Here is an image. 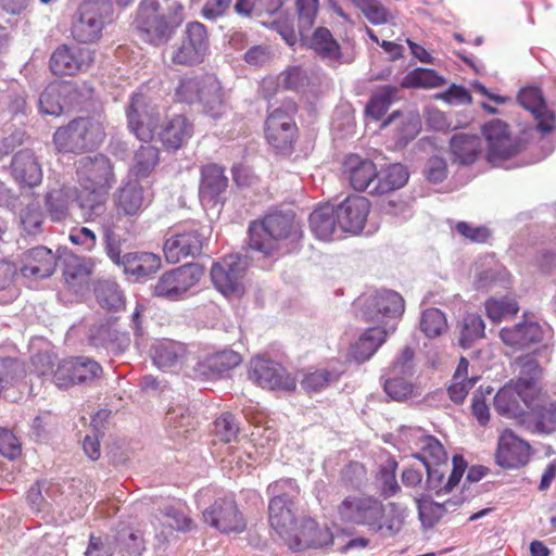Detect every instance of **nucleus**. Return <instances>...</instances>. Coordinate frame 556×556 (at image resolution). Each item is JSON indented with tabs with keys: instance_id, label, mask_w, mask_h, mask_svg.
I'll use <instances>...</instances> for the list:
<instances>
[{
	"instance_id": "nucleus-38",
	"label": "nucleus",
	"mask_w": 556,
	"mask_h": 556,
	"mask_svg": "<svg viewBox=\"0 0 556 556\" xmlns=\"http://www.w3.org/2000/svg\"><path fill=\"white\" fill-rule=\"evenodd\" d=\"M146 200L143 188L138 182H128L114 195V206L118 215L134 217L140 214Z\"/></svg>"
},
{
	"instance_id": "nucleus-15",
	"label": "nucleus",
	"mask_w": 556,
	"mask_h": 556,
	"mask_svg": "<svg viewBox=\"0 0 556 556\" xmlns=\"http://www.w3.org/2000/svg\"><path fill=\"white\" fill-rule=\"evenodd\" d=\"M94 59L96 52L90 48L63 43L52 52L49 68L56 77L75 76L87 72Z\"/></svg>"
},
{
	"instance_id": "nucleus-47",
	"label": "nucleus",
	"mask_w": 556,
	"mask_h": 556,
	"mask_svg": "<svg viewBox=\"0 0 556 556\" xmlns=\"http://www.w3.org/2000/svg\"><path fill=\"white\" fill-rule=\"evenodd\" d=\"M94 294L97 302L108 311H118L124 306V295L118 285L114 281L102 280L96 285Z\"/></svg>"
},
{
	"instance_id": "nucleus-24",
	"label": "nucleus",
	"mask_w": 556,
	"mask_h": 556,
	"mask_svg": "<svg viewBox=\"0 0 556 556\" xmlns=\"http://www.w3.org/2000/svg\"><path fill=\"white\" fill-rule=\"evenodd\" d=\"M205 238L198 230H188L169 237L164 243L168 263L176 264L187 257H195L203 249Z\"/></svg>"
},
{
	"instance_id": "nucleus-13",
	"label": "nucleus",
	"mask_w": 556,
	"mask_h": 556,
	"mask_svg": "<svg viewBox=\"0 0 556 556\" xmlns=\"http://www.w3.org/2000/svg\"><path fill=\"white\" fill-rule=\"evenodd\" d=\"M539 401L538 384H504L494 396V407L501 415L520 417L540 407Z\"/></svg>"
},
{
	"instance_id": "nucleus-43",
	"label": "nucleus",
	"mask_w": 556,
	"mask_h": 556,
	"mask_svg": "<svg viewBox=\"0 0 556 556\" xmlns=\"http://www.w3.org/2000/svg\"><path fill=\"white\" fill-rule=\"evenodd\" d=\"M419 452L416 457L420 459L424 466L434 464L435 466H446L447 454L441 442L432 435H420L417 441Z\"/></svg>"
},
{
	"instance_id": "nucleus-9",
	"label": "nucleus",
	"mask_w": 556,
	"mask_h": 556,
	"mask_svg": "<svg viewBox=\"0 0 556 556\" xmlns=\"http://www.w3.org/2000/svg\"><path fill=\"white\" fill-rule=\"evenodd\" d=\"M298 109L295 103L276 108L265 119L264 135L266 142L277 152L290 155L294 151L299 139V127L294 115Z\"/></svg>"
},
{
	"instance_id": "nucleus-62",
	"label": "nucleus",
	"mask_w": 556,
	"mask_h": 556,
	"mask_svg": "<svg viewBox=\"0 0 556 556\" xmlns=\"http://www.w3.org/2000/svg\"><path fill=\"white\" fill-rule=\"evenodd\" d=\"M0 454L8 459H16L22 454V443L14 432L0 428Z\"/></svg>"
},
{
	"instance_id": "nucleus-3",
	"label": "nucleus",
	"mask_w": 556,
	"mask_h": 556,
	"mask_svg": "<svg viewBox=\"0 0 556 556\" xmlns=\"http://www.w3.org/2000/svg\"><path fill=\"white\" fill-rule=\"evenodd\" d=\"M174 100L187 105H198L199 110L213 118L224 113V92L218 79L211 74H190L179 78Z\"/></svg>"
},
{
	"instance_id": "nucleus-64",
	"label": "nucleus",
	"mask_w": 556,
	"mask_h": 556,
	"mask_svg": "<svg viewBox=\"0 0 556 556\" xmlns=\"http://www.w3.org/2000/svg\"><path fill=\"white\" fill-rule=\"evenodd\" d=\"M164 516L167 518V526L177 531L189 532L194 528L192 519L178 508L167 507Z\"/></svg>"
},
{
	"instance_id": "nucleus-25",
	"label": "nucleus",
	"mask_w": 556,
	"mask_h": 556,
	"mask_svg": "<svg viewBox=\"0 0 556 556\" xmlns=\"http://www.w3.org/2000/svg\"><path fill=\"white\" fill-rule=\"evenodd\" d=\"M371 204L366 197L350 195L338 205L339 224L343 232L359 233L367 222Z\"/></svg>"
},
{
	"instance_id": "nucleus-5",
	"label": "nucleus",
	"mask_w": 556,
	"mask_h": 556,
	"mask_svg": "<svg viewBox=\"0 0 556 556\" xmlns=\"http://www.w3.org/2000/svg\"><path fill=\"white\" fill-rule=\"evenodd\" d=\"M105 137L101 122L93 117H77L56 128L53 143L60 153L80 154L99 146Z\"/></svg>"
},
{
	"instance_id": "nucleus-10",
	"label": "nucleus",
	"mask_w": 556,
	"mask_h": 556,
	"mask_svg": "<svg viewBox=\"0 0 556 556\" xmlns=\"http://www.w3.org/2000/svg\"><path fill=\"white\" fill-rule=\"evenodd\" d=\"M210 52L207 27L194 21L186 25L180 42L170 52V63L180 67L198 66L204 62Z\"/></svg>"
},
{
	"instance_id": "nucleus-8",
	"label": "nucleus",
	"mask_w": 556,
	"mask_h": 556,
	"mask_svg": "<svg viewBox=\"0 0 556 556\" xmlns=\"http://www.w3.org/2000/svg\"><path fill=\"white\" fill-rule=\"evenodd\" d=\"M113 8L108 0L84 1L77 9L71 35L80 43H93L102 37L104 26L110 23Z\"/></svg>"
},
{
	"instance_id": "nucleus-39",
	"label": "nucleus",
	"mask_w": 556,
	"mask_h": 556,
	"mask_svg": "<svg viewBox=\"0 0 556 556\" xmlns=\"http://www.w3.org/2000/svg\"><path fill=\"white\" fill-rule=\"evenodd\" d=\"M409 174L405 166L395 163L381 170L375 178L374 187L370 189L372 195H384L401 189L408 181Z\"/></svg>"
},
{
	"instance_id": "nucleus-18",
	"label": "nucleus",
	"mask_w": 556,
	"mask_h": 556,
	"mask_svg": "<svg viewBox=\"0 0 556 556\" xmlns=\"http://www.w3.org/2000/svg\"><path fill=\"white\" fill-rule=\"evenodd\" d=\"M194 135V123L186 114L168 116L157 131V139L167 152H177L184 148Z\"/></svg>"
},
{
	"instance_id": "nucleus-26",
	"label": "nucleus",
	"mask_w": 556,
	"mask_h": 556,
	"mask_svg": "<svg viewBox=\"0 0 556 556\" xmlns=\"http://www.w3.org/2000/svg\"><path fill=\"white\" fill-rule=\"evenodd\" d=\"M153 364L165 372H178L189 359L187 345L173 341L163 340L155 343L151 349Z\"/></svg>"
},
{
	"instance_id": "nucleus-53",
	"label": "nucleus",
	"mask_w": 556,
	"mask_h": 556,
	"mask_svg": "<svg viewBox=\"0 0 556 556\" xmlns=\"http://www.w3.org/2000/svg\"><path fill=\"white\" fill-rule=\"evenodd\" d=\"M160 161V151L156 147L148 144L141 146L135 153L132 174L137 178L148 177Z\"/></svg>"
},
{
	"instance_id": "nucleus-28",
	"label": "nucleus",
	"mask_w": 556,
	"mask_h": 556,
	"mask_svg": "<svg viewBox=\"0 0 556 556\" xmlns=\"http://www.w3.org/2000/svg\"><path fill=\"white\" fill-rule=\"evenodd\" d=\"M332 541L333 536L328 528L319 527L313 519H304L293 532L288 545L293 551H302L309 547L321 548Z\"/></svg>"
},
{
	"instance_id": "nucleus-23",
	"label": "nucleus",
	"mask_w": 556,
	"mask_h": 556,
	"mask_svg": "<svg viewBox=\"0 0 556 556\" xmlns=\"http://www.w3.org/2000/svg\"><path fill=\"white\" fill-rule=\"evenodd\" d=\"M378 175L377 165L359 154H348L342 162V176L355 191H366Z\"/></svg>"
},
{
	"instance_id": "nucleus-14",
	"label": "nucleus",
	"mask_w": 556,
	"mask_h": 556,
	"mask_svg": "<svg viewBox=\"0 0 556 556\" xmlns=\"http://www.w3.org/2000/svg\"><path fill=\"white\" fill-rule=\"evenodd\" d=\"M159 11L160 3L156 0H143L135 20L140 38L153 46L167 42L175 34L166 15Z\"/></svg>"
},
{
	"instance_id": "nucleus-30",
	"label": "nucleus",
	"mask_w": 556,
	"mask_h": 556,
	"mask_svg": "<svg viewBox=\"0 0 556 556\" xmlns=\"http://www.w3.org/2000/svg\"><path fill=\"white\" fill-rule=\"evenodd\" d=\"M300 40L323 60L340 61L342 58L341 46L327 27H317L311 35L300 34Z\"/></svg>"
},
{
	"instance_id": "nucleus-2",
	"label": "nucleus",
	"mask_w": 556,
	"mask_h": 556,
	"mask_svg": "<svg viewBox=\"0 0 556 556\" xmlns=\"http://www.w3.org/2000/svg\"><path fill=\"white\" fill-rule=\"evenodd\" d=\"M76 177L80 187L79 208L89 217L100 214L116 182L111 160L101 153L84 156L76 162Z\"/></svg>"
},
{
	"instance_id": "nucleus-21",
	"label": "nucleus",
	"mask_w": 556,
	"mask_h": 556,
	"mask_svg": "<svg viewBox=\"0 0 556 556\" xmlns=\"http://www.w3.org/2000/svg\"><path fill=\"white\" fill-rule=\"evenodd\" d=\"M80 193L76 187L59 185L50 188L43 198L46 213L53 223H62L72 217L74 202L79 206Z\"/></svg>"
},
{
	"instance_id": "nucleus-45",
	"label": "nucleus",
	"mask_w": 556,
	"mask_h": 556,
	"mask_svg": "<svg viewBox=\"0 0 556 556\" xmlns=\"http://www.w3.org/2000/svg\"><path fill=\"white\" fill-rule=\"evenodd\" d=\"M115 544L124 556H141L147 549L143 533L130 527L117 531Z\"/></svg>"
},
{
	"instance_id": "nucleus-36",
	"label": "nucleus",
	"mask_w": 556,
	"mask_h": 556,
	"mask_svg": "<svg viewBox=\"0 0 556 556\" xmlns=\"http://www.w3.org/2000/svg\"><path fill=\"white\" fill-rule=\"evenodd\" d=\"M389 331L382 327H370L353 343L349 351L350 358L357 363L368 361L386 342Z\"/></svg>"
},
{
	"instance_id": "nucleus-51",
	"label": "nucleus",
	"mask_w": 556,
	"mask_h": 556,
	"mask_svg": "<svg viewBox=\"0 0 556 556\" xmlns=\"http://www.w3.org/2000/svg\"><path fill=\"white\" fill-rule=\"evenodd\" d=\"M167 431L170 439L179 441L194 429L193 417L182 408H173L166 415Z\"/></svg>"
},
{
	"instance_id": "nucleus-12",
	"label": "nucleus",
	"mask_w": 556,
	"mask_h": 556,
	"mask_svg": "<svg viewBox=\"0 0 556 556\" xmlns=\"http://www.w3.org/2000/svg\"><path fill=\"white\" fill-rule=\"evenodd\" d=\"M203 276V268L189 263L165 271L153 287V295L168 301L182 300Z\"/></svg>"
},
{
	"instance_id": "nucleus-7",
	"label": "nucleus",
	"mask_w": 556,
	"mask_h": 556,
	"mask_svg": "<svg viewBox=\"0 0 556 556\" xmlns=\"http://www.w3.org/2000/svg\"><path fill=\"white\" fill-rule=\"evenodd\" d=\"M161 110L147 92H134L126 108L127 127L140 141L151 142L161 127Z\"/></svg>"
},
{
	"instance_id": "nucleus-40",
	"label": "nucleus",
	"mask_w": 556,
	"mask_h": 556,
	"mask_svg": "<svg viewBox=\"0 0 556 556\" xmlns=\"http://www.w3.org/2000/svg\"><path fill=\"white\" fill-rule=\"evenodd\" d=\"M450 148L455 160L465 165L475 163L482 152L480 137L470 134L454 135Z\"/></svg>"
},
{
	"instance_id": "nucleus-60",
	"label": "nucleus",
	"mask_w": 556,
	"mask_h": 556,
	"mask_svg": "<svg viewBox=\"0 0 556 556\" xmlns=\"http://www.w3.org/2000/svg\"><path fill=\"white\" fill-rule=\"evenodd\" d=\"M422 384H382L389 400L418 401Z\"/></svg>"
},
{
	"instance_id": "nucleus-61",
	"label": "nucleus",
	"mask_w": 556,
	"mask_h": 556,
	"mask_svg": "<svg viewBox=\"0 0 556 556\" xmlns=\"http://www.w3.org/2000/svg\"><path fill=\"white\" fill-rule=\"evenodd\" d=\"M21 223L25 231L29 235H36L41 230L43 223V213L36 203L28 204L21 212Z\"/></svg>"
},
{
	"instance_id": "nucleus-49",
	"label": "nucleus",
	"mask_w": 556,
	"mask_h": 556,
	"mask_svg": "<svg viewBox=\"0 0 556 556\" xmlns=\"http://www.w3.org/2000/svg\"><path fill=\"white\" fill-rule=\"evenodd\" d=\"M71 86L67 84L49 85L40 94L39 108L46 115L60 116L64 106L62 97L67 92Z\"/></svg>"
},
{
	"instance_id": "nucleus-54",
	"label": "nucleus",
	"mask_w": 556,
	"mask_h": 556,
	"mask_svg": "<svg viewBox=\"0 0 556 556\" xmlns=\"http://www.w3.org/2000/svg\"><path fill=\"white\" fill-rule=\"evenodd\" d=\"M445 80L434 70L416 68L408 72L401 81L402 88H437L444 85Z\"/></svg>"
},
{
	"instance_id": "nucleus-17",
	"label": "nucleus",
	"mask_w": 556,
	"mask_h": 556,
	"mask_svg": "<svg viewBox=\"0 0 556 556\" xmlns=\"http://www.w3.org/2000/svg\"><path fill=\"white\" fill-rule=\"evenodd\" d=\"M405 309L402 295L392 290L376 291L366 299L362 317L367 323L379 321L382 318H400Z\"/></svg>"
},
{
	"instance_id": "nucleus-6",
	"label": "nucleus",
	"mask_w": 556,
	"mask_h": 556,
	"mask_svg": "<svg viewBox=\"0 0 556 556\" xmlns=\"http://www.w3.org/2000/svg\"><path fill=\"white\" fill-rule=\"evenodd\" d=\"M481 134L485 140V160L493 166H503L525 150V142L514 136L508 123L493 118L484 123Z\"/></svg>"
},
{
	"instance_id": "nucleus-27",
	"label": "nucleus",
	"mask_w": 556,
	"mask_h": 556,
	"mask_svg": "<svg viewBox=\"0 0 556 556\" xmlns=\"http://www.w3.org/2000/svg\"><path fill=\"white\" fill-rule=\"evenodd\" d=\"M102 367L88 357H72L63 359L55 371L58 380L67 382H88L102 377Z\"/></svg>"
},
{
	"instance_id": "nucleus-46",
	"label": "nucleus",
	"mask_w": 556,
	"mask_h": 556,
	"mask_svg": "<svg viewBox=\"0 0 556 556\" xmlns=\"http://www.w3.org/2000/svg\"><path fill=\"white\" fill-rule=\"evenodd\" d=\"M484 309L486 317L498 324L504 319L515 317L519 312L518 302L509 296L490 298L484 302Z\"/></svg>"
},
{
	"instance_id": "nucleus-34",
	"label": "nucleus",
	"mask_w": 556,
	"mask_h": 556,
	"mask_svg": "<svg viewBox=\"0 0 556 556\" xmlns=\"http://www.w3.org/2000/svg\"><path fill=\"white\" fill-rule=\"evenodd\" d=\"M442 467L443 466H435L434 464L425 466L427 470V484L430 490H434L437 493H448L460 481L467 468V463L463 456L454 455L453 469L446 481H444L445 472L442 470Z\"/></svg>"
},
{
	"instance_id": "nucleus-48",
	"label": "nucleus",
	"mask_w": 556,
	"mask_h": 556,
	"mask_svg": "<svg viewBox=\"0 0 556 556\" xmlns=\"http://www.w3.org/2000/svg\"><path fill=\"white\" fill-rule=\"evenodd\" d=\"M459 345L470 348L473 342L484 337L485 324L477 313H467L459 325Z\"/></svg>"
},
{
	"instance_id": "nucleus-4",
	"label": "nucleus",
	"mask_w": 556,
	"mask_h": 556,
	"mask_svg": "<svg viewBox=\"0 0 556 556\" xmlns=\"http://www.w3.org/2000/svg\"><path fill=\"white\" fill-rule=\"evenodd\" d=\"M302 236L300 223L292 212L274 211L249 226V247L264 255L277 250L280 241L294 242Z\"/></svg>"
},
{
	"instance_id": "nucleus-41",
	"label": "nucleus",
	"mask_w": 556,
	"mask_h": 556,
	"mask_svg": "<svg viewBox=\"0 0 556 556\" xmlns=\"http://www.w3.org/2000/svg\"><path fill=\"white\" fill-rule=\"evenodd\" d=\"M161 258L148 252L127 253L123 256L124 270L136 277H147L161 268Z\"/></svg>"
},
{
	"instance_id": "nucleus-55",
	"label": "nucleus",
	"mask_w": 556,
	"mask_h": 556,
	"mask_svg": "<svg viewBox=\"0 0 556 556\" xmlns=\"http://www.w3.org/2000/svg\"><path fill=\"white\" fill-rule=\"evenodd\" d=\"M294 5L299 35L308 33L316 22L319 12V0H295Z\"/></svg>"
},
{
	"instance_id": "nucleus-20",
	"label": "nucleus",
	"mask_w": 556,
	"mask_h": 556,
	"mask_svg": "<svg viewBox=\"0 0 556 556\" xmlns=\"http://www.w3.org/2000/svg\"><path fill=\"white\" fill-rule=\"evenodd\" d=\"M225 167L207 163L200 168L199 198L202 203L215 206L223 201L229 180Z\"/></svg>"
},
{
	"instance_id": "nucleus-59",
	"label": "nucleus",
	"mask_w": 556,
	"mask_h": 556,
	"mask_svg": "<svg viewBox=\"0 0 556 556\" xmlns=\"http://www.w3.org/2000/svg\"><path fill=\"white\" fill-rule=\"evenodd\" d=\"M27 502L34 513L42 514V517L54 514L53 503L45 495L42 482H37L27 492Z\"/></svg>"
},
{
	"instance_id": "nucleus-35",
	"label": "nucleus",
	"mask_w": 556,
	"mask_h": 556,
	"mask_svg": "<svg viewBox=\"0 0 556 556\" xmlns=\"http://www.w3.org/2000/svg\"><path fill=\"white\" fill-rule=\"evenodd\" d=\"M91 274L92 267L86 258L73 254L64 257L62 275L68 289L79 292L87 288Z\"/></svg>"
},
{
	"instance_id": "nucleus-16",
	"label": "nucleus",
	"mask_w": 556,
	"mask_h": 556,
	"mask_svg": "<svg viewBox=\"0 0 556 556\" xmlns=\"http://www.w3.org/2000/svg\"><path fill=\"white\" fill-rule=\"evenodd\" d=\"M203 519L224 533H241L247 525L231 496L218 497L203 510Z\"/></svg>"
},
{
	"instance_id": "nucleus-33",
	"label": "nucleus",
	"mask_w": 556,
	"mask_h": 556,
	"mask_svg": "<svg viewBox=\"0 0 556 556\" xmlns=\"http://www.w3.org/2000/svg\"><path fill=\"white\" fill-rule=\"evenodd\" d=\"M55 254L46 247H36L24 253L21 273L24 277L45 278L53 274Z\"/></svg>"
},
{
	"instance_id": "nucleus-19",
	"label": "nucleus",
	"mask_w": 556,
	"mask_h": 556,
	"mask_svg": "<svg viewBox=\"0 0 556 556\" xmlns=\"http://www.w3.org/2000/svg\"><path fill=\"white\" fill-rule=\"evenodd\" d=\"M531 446L517 437L510 429L502 432L497 441L495 462L498 466L515 469L528 464Z\"/></svg>"
},
{
	"instance_id": "nucleus-31",
	"label": "nucleus",
	"mask_w": 556,
	"mask_h": 556,
	"mask_svg": "<svg viewBox=\"0 0 556 556\" xmlns=\"http://www.w3.org/2000/svg\"><path fill=\"white\" fill-rule=\"evenodd\" d=\"M11 173L22 186L36 187L42 181V169L35 153L29 149L20 150L11 161Z\"/></svg>"
},
{
	"instance_id": "nucleus-29",
	"label": "nucleus",
	"mask_w": 556,
	"mask_h": 556,
	"mask_svg": "<svg viewBox=\"0 0 556 556\" xmlns=\"http://www.w3.org/2000/svg\"><path fill=\"white\" fill-rule=\"evenodd\" d=\"M544 331L535 321H522L500 331L502 342L515 351L530 348L543 340Z\"/></svg>"
},
{
	"instance_id": "nucleus-50",
	"label": "nucleus",
	"mask_w": 556,
	"mask_h": 556,
	"mask_svg": "<svg viewBox=\"0 0 556 556\" xmlns=\"http://www.w3.org/2000/svg\"><path fill=\"white\" fill-rule=\"evenodd\" d=\"M351 1L371 25H386L394 20L393 13L380 0Z\"/></svg>"
},
{
	"instance_id": "nucleus-57",
	"label": "nucleus",
	"mask_w": 556,
	"mask_h": 556,
	"mask_svg": "<svg viewBox=\"0 0 556 556\" xmlns=\"http://www.w3.org/2000/svg\"><path fill=\"white\" fill-rule=\"evenodd\" d=\"M517 382H536L543 377V368L532 355L520 356L515 361Z\"/></svg>"
},
{
	"instance_id": "nucleus-63",
	"label": "nucleus",
	"mask_w": 556,
	"mask_h": 556,
	"mask_svg": "<svg viewBox=\"0 0 556 556\" xmlns=\"http://www.w3.org/2000/svg\"><path fill=\"white\" fill-rule=\"evenodd\" d=\"M517 101L522 108L531 113L545 104L542 90L538 87L522 88L517 96Z\"/></svg>"
},
{
	"instance_id": "nucleus-22",
	"label": "nucleus",
	"mask_w": 556,
	"mask_h": 556,
	"mask_svg": "<svg viewBox=\"0 0 556 556\" xmlns=\"http://www.w3.org/2000/svg\"><path fill=\"white\" fill-rule=\"evenodd\" d=\"M243 267L238 255H228L213 264L211 278L215 288L225 295H231L241 291Z\"/></svg>"
},
{
	"instance_id": "nucleus-11",
	"label": "nucleus",
	"mask_w": 556,
	"mask_h": 556,
	"mask_svg": "<svg viewBox=\"0 0 556 556\" xmlns=\"http://www.w3.org/2000/svg\"><path fill=\"white\" fill-rule=\"evenodd\" d=\"M285 486L294 489L293 480L277 481L268 486V491L274 495L269 502V522L271 528L288 544L293 532L298 530V522L293 513V502L290 495L279 494Z\"/></svg>"
},
{
	"instance_id": "nucleus-32",
	"label": "nucleus",
	"mask_w": 556,
	"mask_h": 556,
	"mask_svg": "<svg viewBox=\"0 0 556 556\" xmlns=\"http://www.w3.org/2000/svg\"><path fill=\"white\" fill-rule=\"evenodd\" d=\"M309 227L320 240L340 238L343 231L339 224L338 206L325 204L315 208L309 215Z\"/></svg>"
},
{
	"instance_id": "nucleus-42",
	"label": "nucleus",
	"mask_w": 556,
	"mask_h": 556,
	"mask_svg": "<svg viewBox=\"0 0 556 556\" xmlns=\"http://www.w3.org/2000/svg\"><path fill=\"white\" fill-rule=\"evenodd\" d=\"M285 371L279 363L257 356L250 362L249 377L255 382H280Z\"/></svg>"
},
{
	"instance_id": "nucleus-37",
	"label": "nucleus",
	"mask_w": 556,
	"mask_h": 556,
	"mask_svg": "<svg viewBox=\"0 0 556 556\" xmlns=\"http://www.w3.org/2000/svg\"><path fill=\"white\" fill-rule=\"evenodd\" d=\"M242 361L239 353L232 350H224L211 355H207L202 362H199L195 371L200 376L207 378H217L224 372L237 367Z\"/></svg>"
},
{
	"instance_id": "nucleus-1",
	"label": "nucleus",
	"mask_w": 556,
	"mask_h": 556,
	"mask_svg": "<svg viewBox=\"0 0 556 556\" xmlns=\"http://www.w3.org/2000/svg\"><path fill=\"white\" fill-rule=\"evenodd\" d=\"M344 523L366 527L386 538L396 535L407 517V508L399 503L384 505L378 497L367 494L346 496L337 508Z\"/></svg>"
},
{
	"instance_id": "nucleus-44",
	"label": "nucleus",
	"mask_w": 556,
	"mask_h": 556,
	"mask_svg": "<svg viewBox=\"0 0 556 556\" xmlns=\"http://www.w3.org/2000/svg\"><path fill=\"white\" fill-rule=\"evenodd\" d=\"M399 88L395 86H382L369 98L365 108V114L375 121L381 119L388 112L392 102L396 99Z\"/></svg>"
},
{
	"instance_id": "nucleus-52",
	"label": "nucleus",
	"mask_w": 556,
	"mask_h": 556,
	"mask_svg": "<svg viewBox=\"0 0 556 556\" xmlns=\"http://www.w3.org/2000/svg\"><path fill=\"white\" fill-rule=\"evenodd\" d=\"M397 463L393 458H387L379 468L376 477V482L380 495L384 498L394 496L400 492L401 486L396 480Z\"/></svg>"
},
{
	"instance_id": "nucleus-56",
	"label": "nucleus",
	"mask_w": 556,
	"mask_h": 556,
	"mask_svg": "<svg viewBox=\"0 0 556 556\" xmlns=\"http://www.w3.org/2000/svg\"><path fill=\"white\" fill-rule=\"evenodd\" d=\"M420 329L428 338L441 336L447 329V320L439 308L430 307L422 312Z\"/></svg>"
},
{
	"instance_id": "nucleus-58",
	"label": "nucleus",
	"mask_w": 556,
	"mask_h": 556,
	"mask_svg": "<svg viewBox=\"0 0 556 556\" xmlns=\"http://www.w3.org/2000/svg\"><path fill=\"white\" fill-rule=\"evenodd\" d=\"M213 431L219 441L230 443L238 437L239 425L232 414L225 413L214 421Z\"/></svg>"
}]
</instances>
